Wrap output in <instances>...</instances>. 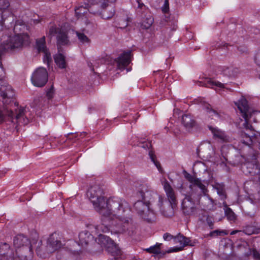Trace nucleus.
Returning <instances> with one entry per match:
<instances>
[{
    "label": "nucleus",
    "instance_id": "f257e3e1",
    "mask_svg": "<svg viewBox=\"0 0 260 260\" xmlns=\"http://www.w3.org/2000/svg\"><path fill=\"white\" fill-rule=\"evenodd\" d=\"M101 215L104 216L102 225L95 226L98 231L103 232L108 231V226L111 232L117 234L126 233L132 236L136 233V226L134 223L128 203L124 199L112 197L109 202V208L103 210Z\"/></svg>",
    "mask_w": 260,
    "mask_h": 260
},
{
    "label": "nucleus",
    "instance_id": "f03ea898",
    "mask_svg": "<svg viewBox=\"0 0 260 260\" xmlns=\"http://www.w3.org/2000/svg\"><path fill=\"white\" fill-rule=\"evenodd\" d=\"M164 187L168 197V200H164L158 196V206L161 214L165 217H170L173 214L174 209L177 206V201L175 192L168 181H166Z\"/></svg>",
    "mask_w": 260,
    "mask_h": 260
},
{
    "label": "nucleus",
    "instance_id": "7ed1b4c3",
    "mask_svg": "<svg viewBox=\"0 0 260 260\" xmlns=\"http://www.w3.org/2000/svg\"><path fill=\"white\" fill-rule=\"evenodd\" d=\"M103 189L98 185L91 186L87 192V196L92 203L96 210L101 214L102 211H107L109 208V202L112 198L106 200L103 196Z\"/></svg>",
    "mask_w": 260,
    "mask_h": 260
},
{
    "label": "nucleus",
    "instance_id": "20e7f679",
    "mask_svg": "<svg viewBox=\"0 0 260 260\" xmlns=\"http://www.w3.org/2000/svg\"><path fill=\"white\" fill-rule=\"evenodd\" d=\"M96 242L102 247L105 248L108 254L113 257L115 260L121 258L122 251L118 246L108 236L100 234L96 239Z\"/></svg>",
    "mask_w": 260,
    "mask_h": 260
},
{
    "label": "nucleus",
    "instance_id": "39448f33",
    "mask_svg": "<svg viewBox=\"0 0 260 260\" xmlns=\"http://www.w3.org/2000/svg\"><path fill=\"white\" fill-rule=\"evenodd\" d=\"M163 238L165 240L170 241L172 239L174 240L175 243H180V247H174L172 250L169 251L171 252H177L183 250V248L186 246H193L196 244L195 241H191L190 238L184 236L181 234H178L176 236H173L168 233H166L164 235Z\"/></svg>",
    "mask_w": 260,
    "mask_h": 260
},
{
    "label": "nucleus",
    "instance_id": "423d86ee",
    "mask_svg": "<svg viewBox=\"0 0 260 260\" xmlns=\"http://www.w3.org/2000/svg\"><path fill=\"white\" fill-rule=\"evenodd\" d=\"M235 104L239 110L241 116L245 119V121L243 124L244 127L246 129L254 131L252 126L248 122V120L250 118L251 114L249 111L248 101L245 98H242L238 102L236 103Z\"/></svg>",
    "mask_w": 260,
    "mask_h": 260
},
{
    "label": "nucleus",
    "instance_id": "0eeeda50",
    "mask_svg": "<svg viewBox=\"0 0 260 260\" xmlns=\"http://www.w3.org/2000/svg\"><path fill=\"white\" fill-rule=\"evenodd\" d=\"M13 30L16 34L14 37H19L22 39V45L18 47L14 48L10 51H14L16 50L21 48L24 45H27L29 43V36L28 35L24 33V31L26 29V25L25 23L22 20H17L15 22L13 26Z\"/></svg>",
    "mask_w": 260,
    "mask_h": 260
},
{
    "label": "nucleus",
    "instance_id": "6e6552de",
    "mask_svg": "<svg viewBox=\"0 0 260 260\" xmlns=\"http://www.w3.org/2000/svg\"><path fill=\"white\" fill-rule=\"evenodd\" d=\"M48 80V74L46 69L43 67L38 68L32 74L31 78L34 85L42 87L45 85Z\"/></svg>",
    "mask_w": 260,
    "mask_h": 260
},
{
    "label": "nucleus",
    "instance_id": "1a4fd4ad",
    "mask_svg": "<svg viewBox=\"0 0 260 260\" xmlns=\"http://www.w3.org/2000/svg\"><path fill=\"white\" fill-rule=\"evenodd\" d=\"M194 199H199L198 198L192 193H189L186 195L182 202V210L183 214L185 215H191L193 214L196 210L195 207Z\"/></svg>",
    "mask_w": 260,
    "mask_h": 260
},
{
    "label": "nucleus",
    "instance_id": "9d476101",
    "mask_svg": "<svg viewBox=\"0 0 260 260\" xmlns=\"http://www.w3.org/2000/svg\"><path fill=\"white\" fill-rule=\"evenodd\" d=\"M242 169L243 172L246 175L255 176L260 173V164L258 162L255 155L252 156V160L247 161L244 164Z\"/></svg>",
    "mask_w": 260,
    "mask_h": 260
},
{
    "label": "nucleus",
    "instance_id": "9b49d317",
    "mask_svg": "<svg viewBox=\"0 0 260 260\" xmlns=\"http://www.w3.org/2000/svg\"><path fill=\"white\" fill-rule=\"evenodd\" d=\"M14 21V17L10 11H0V31L4 28L9 29L13 27Z\"/></svg>",
    "mask_w": 260,
    "mask_h": 260
},
{
    "label": "nucleus",
    "instance_id": "f8f14e48",
    "mask_svg": "<svg viewBox=\"0 0 260 260\" xmlns=\"http://www.w3.org/2000/svg\"><path fill=\"white\" fill-rule=\"evenodd\" d=\"M190 192L189 193L193 192L194 195L199 199L202 194H206L208 192V189L206 186L203 184L201 180L197 178L194 183L190 185Z\"/></svg>",
    "mask_w": 260,
    "mask_h": 260
},
{
    "label": "nucleus",
    "instance_id": "ddd939ff",
    "mask_svg": "<svg viewBox=\"0 0 260 260\" xmlns=\"http://www.w3.org/2000/svg\"><path fill=\"white\" fill-rule=\"evenodd\" d=\"M132 53L131 51L124 52L115 59L118 69L123 70L129 64Z\"/></svg>",
    "mask_w": 260,
    "mask_h": 260
},
{
    "label": "nucleus",
    "instance_id": "4468645a",
    "mask_svg": "<svg viewBox=\"0 0 260 260\" xmlns=\"http://www.w3.org/2000/svg\"><path fill=\"white\" fill-rule=\"evenodd\" d=\"M47 244L50 249H52V253L58 250L62 247L61 242L55 233L50 235L47 239Z\"/></svg>",
    "mask_w": 260,
    "mask_h": 260
},
{
    "label": "nucleus",
    "instance_id": "2eb2a0df",
    "mask_svg": "<svg viewBox=\"0 0 260 260\" xmlns=\"http://www.w3.org/2000/svg\"><path fill=\"white\" fill-rule=\"evenodd\" d=\"M13 244L16 248L32 246L29 239L22 234L18 235L14 238Z\"/></svg>",
    "mask_w": 260,
    "mask_h": 260
},
{
    "label": "nucleus",
    "instance_id": "dca6fc26",
    "mask_svg": "<svg viewBox=\"0 0 260 260\" xmlns=\"http://www.w3.org/2000/svg\"><path fill=\"white\" fill-rule=\"evenodd\" d=\"M0 257L6 260H13L14 254L10 249L9 245L6 243H0Z\"/></svg>",
    "mask_w": 260,
    "mask_h": 260
},
{
    "label": "nucleus",
    "instance_id": "f3484780",
    "mask_svg": "<svg viewBox=\"0 0 260 260\" xmlns=\"http://www.w3.org/2000/svg\"><path fill=\"white\" fill-rule=\"evenodd\" d=\"M139 195L142 198V201L150 205L155 193L146 186H142L138 192Z\"/></svg>",
    "mask_w": 260,
    "mask_h": 260
},
{
    "label": "nucleus",
    "instance_id": "a211bd4d",
    "mask_svg": "<svg viewBox=\"0 0 260 260\" xmlns=\"http://www.w3.org/2000/svg\"><path fill=\"white\" fill-rule=\"evenodd\" d=\"M16 253L20 260H27L32 256V246L16 248Z\"/></svg>",
    "mask_w": 260,
    "mask_h": 260
},
{
    "label": "nucleus",
    "instance_id": "6ab92c4d",
    "mask_svg": "<svg viewBox=\"0 0 260 260\" xmlns=\"http://www.w3.org/2000/svg\"><path fill=\"white\" fill-rule=\"evenodd\" d=\"M52 249H50L47 244L46 245H43L42 241H40L38 243L36 251L39 256L45 258L48 257L50 254L52 253Z\"/></svg>",
    "mask_w": 260,
    "mask_h": 260
},
{
    "label": "nucleus",
    "instance_id": "aec40b11",
    "mask_svg": "<svg viewBox=\"0 0 260 260\" xmlns=\"http://www.w3.org/2000/svg\"><path fill=\"white\" fill-rule=\"evenodd\" d=\"M181 123L187 131H189L196 126V121L190 114H184L182 116Z\"/></svg>",
    "mask_w": 260,
    "mask_h": 260
},
{
    "label": "nucleus",
    "instance_id": "412c9836",
    "mask_svg": "<svg viewBox=\"0 0 260 260\" xmlns=\"http://www.w3.org/2000/svg\"><path fill=\"white\" fill-rule=\"evenodd\" d=\"M212 147L210 145H201L197 148L196 154L198 157L204 159L211 156V154L209 152L211 150Z\"/></svg>",
    "mask_w": 260,
    "mask_h": 260
},
{
    "label": "nucleus",
    "instance_id": "4be33fe9",
    "mask_svg": "<svg viewBox=\"0 0 260 260\" xmlns=\"http://www.w3.org/2000/svg\"><path fill=\"white\" fill-rule=\"evenodd\" d=\"M56 39L57 46L59 51L60 50L62 46L68 45L70 43L67 32L62 30H59Z\"/></svg>",
    "mask_w": 260,
    "mask_h": 260
},
{
    "label": "nucleus",
    "instance_id": "5701e85b",
    "mask_svg": "<svg viewBox=\"0 0 260 260\" xmlns=\"http://www.w3.org/2000/svg\"><path fill=\"white\" fill-rule=\"evenodd\" d=\"M93 239V236L87 231L81 232L79 234V245L86 246Z\"/></svg>",
    "mask_w": 260,
    "mask_h": 260
},
{
    "label": "nucleus",
    "instance_id": "b1692460",
    "mask_svg": "<svg viewBox=\"0 0 260 260\" xmlns=\"http://www.w3.org/2000/svg\"><path fill=\"white\" fill-rule=\"evenodd\" d=\"M134 208L137 213L142 217V214L149 208V205L142 201H138L134 205Z\"/></svg>",
    "mask_w": 260,
    "mask_h": 260
},
{
    "label": "nucleus",
    "instance_id": "393cba45",
    "mask_svg": "<svg viewBox=\"0 0 260 260\" xmlns=\"http://www.w3.org/2000/svg\"><path fill=\"white\" fill-rule=\"evenodd\" d=\"M240 141L245 145L250 146L254 145V135L250 137L245 132L241 131L239 132Z\"/></svg>",
    "mask_w": 260,
    "mask_h": 260
},
{
    "label": "nucleus",
    "instance_id": "a878e982",
    "mask_svg": "<svg viewBox=\"0 0 260 260\" xmlns=\"http://www.w3.org/2000/svg\"><path fill=\"white\" fill-rule=\"evenodd\" d=\"M0 94L4 100L13 99L15 95L13 89L10 85L6 86L5 87H2Z\"/></svg>",
    "mask_w": 260,
    "mask_h": 260
},
{
    "label": "nucleus",
    "instance_id": "bb28decb",
    "mask_svg": "<svg viewBox=\"0 0 260 260\" xmlns=\"http://www.w3.org/2000/svg\"><path fill=\"white\" fill-rule=\"evenodd\" d=\"M142 218L149 223H153L156 220V214L153 211L149 208L144 213L142 214Z\"/></svg>",
    "mask_w": 260,
    "mask_h": 260
},
{
    "label": "nucleus",
    "instance_id": "cd10ccee",
    "mask_svg": "<svg viewBox=\"0 0 260 260\" xmlns=\"http://www.w3.org/2000/svg\"><path fill=\"white\" fill-rule=\"evenodd\" d=\"M24 114V109L21 108L19 110H15V112H13L12 110H7L6 114L8 117L12 119L15 118L16 119H19L22 117Z\"/></svg>",
    "mask_w": 260,
    "mask_h": 260
},
{
    "label": "nucleus",
    "instance_id": "c85d7f7f",
    "mask_svg": "<svg viewBox=\"0 0 260 260\" xmlns=\"http://www.w3.org/2000/svg\"><path fill=\"white\" fill-rule=\"evenodd\" d=\"M240 232H243L247 235L257 234L260 232V228L252 225H247L243 228V231H240Z\"/></svg>",
    "mask_w": 260,
    "mask_h": 260
},
{
    "label": "nucleus",
    "instance_id": "c756f323",
    "mask_svg": "<svg viewBox=\"0 0 260 260\" xmlns=\"http://www.w3.org/2000/svg\"><path fill=\"white\" fill-rule=\"evenodd\" d=\"M54 61L60 69H65L67 67L65 56L61 53H59L54 57Z\"/></svg>",
    "mask_w": 260,
    "mask_h": 260
},
{
    "label": "nucleus",
    "instance_id": "7c9ffc66",
    "mask_svg": "<svg viewBox=\"0 0 260 260\" xmlns=\"http://www.w3.org/2000/svg\"><path fill=\"white\" fill-rule=\"evenodd\" d=\"M213 187L217 190V193L221 197V199H224L226 198L225 190V185L223 183H215Z\"/></svg>",
    "mask_w": 260,
    "mask_h": 260
},
{
    "label": "nucleus",
    "instance_id": "2f4dec72",
    "mask_svg": "<svg viewBox=\"0 0 260 260\" xmlns=\"http://www.w3.org/2000/svg\"><path fill=\"white\" fill-rule=\"evenodd\" d=\"M208 128L213 134L214 137L218 138L222 140H224L225 136L224 133L222 131L218 129V128L213 127L212 126H208Z\"/></svg>",
    "mask_w": 260,
    "mask_h": 260
},
{
    "label": "nucleus",
    "instance_id": "473e14b6",
    "mask_svg": "<svg viewBox=\"0 0 260 260\" xmlns=\"http://www.w3.org/2000/svg\"><path fill=\"white\" fill-rule=\"evenodd\" d=\"M223 72V74L228 76L235 77L237 76L239 73V70L237 68L231 67L225 68Z\"/></svg>",
    "mask_w": 260,
    "mask_h": 260
},
{
    "label": "nucleus",
    "instance_id": "72a5a7b5",
    "mask_svg": "<svg viewBox=\"0 0 260 260\" xmlns=\"http://www.w3.org/2000/svg\"><path fill=\"white\" fill-rule=\"evenodd\" d=\"M37 47L39 52H44L48 50L46 46L45 37L43 36L36 41Z\"/></svg>",
    "mask_w": 260,
    "mask_h": 260
},
{
    "label": "nucleus",
    "instance_id": "f704fd0d",
    "mask_svg": "<svg viewBox=\"0 0 260 260\" xmlns=\"http://www.w3.org/2000/svg\"><path fill=\"white\" fill-rule=\"evenodd\" d=\"M204 108L206 110V112L210 114V116H216L219 117L220 116L218 111L213 109L212 106L208 103H205L204 105Z\"/></svg>",
    "mask_w": 260,
    "mask_h": 260
},
{
    "label": "nucleus",
    "instance_id": "c9c22d12",
    "mask_svg": "<svg viewBox=\"0 0 260 260\" xmlns=\"http://www.w3.org/2000/svg\"><path fill=\"white\" fill-rule=\"evenodd\" d=\"M202 86H205L207 87L213 88V86H217L220 88H224V84L218 82V81H213L211 80H208L205 81L204 83H203Z\"/></svg>",
    "mask_w": 260,
    "mask_h": 260
},
{
    "label": "nucleus",
    "instance_id": "e433bc0d",
    "mask_svg": "<svg viewBox=\"0 0 260 260\" xmlns=\"http://www.w3.org/2000/svg\"><path fill=\"white\" fill-rule=\"evenodd\" d=\"M70 134H68L66 136V140H63V139L58 141V144L61 147V148L68 147L72 145V144L74 142V141H73L72 142V143L70 144L72 139V138L70 137Z\"/></svg>",
    "mask_w": 260,
    "mask_h": 260
},
{
    "label": "nucleus",
    "instance_id": "4c0bfd02",
    "mask_svg": "<svg viewBox=\"0 0 260 260\" xmlns=\"http://www.w3.org/2000/svg\"><path fill=\"white\" fill-rule=\"evenodd\" d=\"M149 155L150 156V158L151 159V161L154 164V165L157 167L158 170L159 171H161L162 170V168L161 167L160 164L158 161H157L156 160V157L154 154V152L152 150H149Z\"/></svg>",
    "mask_w": 260,
    "mask_h": 260
},
{
    "label": "nucleus",
    "instance_id": "58836bf2",
    "mask_svg": "<svg viewBox=\"0 0 260 260\" xmlns=\"http://www.w3.org/2000/svg\"><path fill=\"white\" fill-rule=\"evenodd\" d=\"M161 244L157 243L155 245L145 249V251L150 253L159 254L160 253V246Z\"/></svg>",
    "mask_w": 260,
    "mask_h": 260
},
{
    "label": "nucleus",
    "instance_id": "ea45409f",
    "mask_svg": "<svg viewBox=\"0 0 260 260\" xmlns=\"http://www.w3.org/2000/svg\"><path fill=\"white\" fill-rule=\"evenodd\" d=\"M76 35L78 39L82 43H87L88 44H90V40L84 33L77 31Z\"/></svg>",
    "mask_w": 260,
    "mask_h": 260
},
{
    "label": "nucleus",
    "instance_id": "a19ab883",
    "mask_svg": "<svg viewBox=\"0 0 260 260\" xmlns=\"http://www.w3.org/2000/svg\"><path fill=\"white\" fill-rule=\"evenodd\" d=\"M91 1L93 4H101L103 8H106L108 6L107 3H114L116 0H89Z\"/></svg>",
    "mask_w": 260,
    "mask_h": 260
},
{
    "label": "nucleus",
    "instance_id": "79ce46f5",
    "mask_svg": "<svg viewBox=\"0 0 260 260\" xmlns=\"http://www.w3.org/2000/svg\"><path fill=\"white\" fill-rule=\"evenodd\" d=\"M75 13L78 17H81L82 15L86 14L88 10L83 6H81L75 9Z\"/></svg>",
    "mask_w": 260,
    "mask_h": 260
},
{
    "label": "nucleus",
    "instance_id": "37998d69",
    "mask_svg": "<svg viewBox=\"0 0 260 260\" xmlns=\"http://www.w3.org/2000/svg\"><path fill=\"white\" fill-rule=\"evenodd\" d=\"M225 214L229 220L234 221L236 219L235 213L229 207H226L225 209Z\"/></svg>",
    "mask_w": 260,
    "mask_h": 260
},
{
    "label": "nucleus",
    "instance_id": "c03bdc74",
    "mask_svg": "<svg viewBox=\"0 0 260 260\" xmlns=\"http://www.w3.org/2000/svg\"><path fill=\"white\" fill-rule=\"evenodd\" d=\"M153 22V19L151 17L147 18L145 20H144L141 24V27L143 29H148L152 24Z\"/></svg>",
    "mask_w": 260,
    "mask_h": 260
},
{
    "label": "nucleus",
    "instance_id": "a18cd8bd",
    "mask_svg": "<svg viewBox=\"0 0 260 260\" xmlns=\"http://www.w3.org/2000/svg\"><path fill=\"white\" fill-rule=\"evenodd\" d=\"M43 52L44 53V56L43 58L44 62L45 63H46L49 67L50 63L52 61L51 54L48 51V50Z\"/></svg>",
    "mask_w": 260,
    "mask_h": 260
},
{
    "label": "nucleus",
    "instance_id": "49530a36",
    "mask_svg": "<svg viewBox=\"0 0 260 260\" xmlns=\"http://www.w3.org/2000/svg\"><path fill=\"white\" fill-rule=\"evenodd\" d=\"M228 233L225 231L217 230L211 232L209 234V236L211 237H215L217 236L226 235Z\"/></svg>",
    "mask_w": 260,
    "mask_h": 260
},
{
    "label": "nucleus",
    "instance_id": "de8ad7c7",
    "mask_svg": "<svg viewBox=\"0 0 260 260\" xmlns=\"http://www.w3.org/2000/svg\"><path fill=\"white\" fill-rule=\"evenodd\" d=\"M70 137L72 138L71 139V142L75 139H79L80 138H83L84 137L86 133L85 132L83 133H70Z\"/></svg>",
    "mask_w": 260,
    "mask_h": 260
},
{
    "label": "nucleus",
    "instance_id": "09e8293b",
    "mask_svg": "<svg viewBox=\"0 0 260 260\" xmlns=\"http://www.w3.org/2000/svg\"><path fill=\"white\" fill-rule=\"evenodd\" d=\"M59 30L61 29H59L58 28H56L55 26H52L49 28L48 35L49 36H50L51 37L52 36H54L56 34H57V35Z\"/></svg>",
    "mask_w": 260,
    "mask_h": 260
},
{
    "label": "nucleus",
    "instance_id": "8fccbe9b",
    "mask_svg": "<svg viewBox=\"0 0 260 260\" xmlns=\"http://www.w3.org/2000/svg\"><path fill=\"white\" fill-rule=\"evenodd\" d=\"M9 6V3L7 0H0V11L7 10Z\"/></svg>",
    "mask_w": 260,
    "mask_h": 260
},
{
    "label": "nucleus",
    "instance_id": "3c124183",
    "mask_svg": "<svg viewBox=\"0 0 260 260\" xmlns=\"http://www.w3.org/2000/svg\"><path fill=\"white\" fill-rule=\"evenodd\" d=\"M254 145H256L260 150V132H256L254 134Z\"/></svg>",
    "mask_w": 260,
    "mask_h": 260
},
{
    "label": "nucleus",
    "instance_id": "603ef678",
    "mask_svg": "<svg viewBox=\"0 0 260 260\" xmlns=\"http://www.w3.org/2000/svg\"><path fill=\"white\" fill-rule=\"evenodd\" d=\"M54 94V87L52 85L48 89L46 93V96L48 100H51L53 98Z\"/></svg>",
    "mask_w": 260,
    "mask_h": 260
},
{
    "label": "nucleus",
    "instance_id": "864d4df0",
    "mask_svg": "<svg viewBox=\"0 0 260 260\" xmlns=\"http://www.w3.org/2000/svg\"><path fill=\"white\" fill-rule=\"evenodd\" d=\"M140 147L149 149L152 147L151 143L150 141H144L140 143Z\"/></svg>",
    "mask_w": 260,
    "mask_h": 260
},
{
    "label": "nucleus",
    "instance_id": "5fc2aeb1",
    "mask_svg": "<svg viewBox=\"0 0 260 260\" xmlns=\"http://www.w3.org/2000/svg\"><path fill=\"white\" fill-rule=\"evenodd\" d=\"M185 177L188 180V181L189 182H190V183L192 184H193L194 183V182L196 181V180H197V178H196L195 177H194L193 176H192L190 174H187L186 175H185Z\"/></svg>",
    "mask_w": 260,
    "mask_h": 260
},
{
    "label": "nucleus",
    "instance_id": "6e6d98bb",
    "mask_svg": "<svg viewBox=\"0 0 260 260\" xmlns=\"http://www.w3.org/2000/svg\"><path fill=\"white\" fill-rule=\"evenodd\" d=\"M254 61L255 63L260 67V50H258L256 53L254 57Z\"/></svg>",
    "mask_w": 260,
    "mask_h": 260
},
{
    "label": "nucleus",
    "instance_id": "4d7b16f0",
    "mask_svg": "<svg viewBox=\"0 0 260 260\" xmlns=\"http://www.w3.org/2000/svg\"><path fill=\"white\" fill-rule=\"evenodd\" d=\"M131 21V18H129V17H127L126 19V20H123V22L124 23H122L121 24L120 23H119V27L120 28H125V27H126L127 25H128V22H130Z\"/></svg>",
    "mask_w": 260,
    "mask_h": 260
},
{
    "label": "nucleus",
    "instance_id": "13d9d810",
    "mask_svg": "<svg viewBox=\"0 0 260 260\" xmlns=\"http://www.w3.org/2000/svg\"><path fill=\"white\" fill-rule=\"evenodd\" d=\"M169 1L165 0L164 7L162 8V11L164 13H166L169 10Z\"/></svg>",
    "mask_w": 260,
    "mask_h": 260
},
{
    "label": "nucleus",
    "instance_id": "bf43d9fd",
    "mask_svg": "<svg viewBox=\"0 0 260 260\" xmlns=\"http://www.w3.org/2000/svg\"><path fill=\"white\" fill-rule=\"evenodd\" d=\"M251 253L254 258L257 259H260V254L256 249H253L251 252Z\"/></svg>",
    "mask_w": 260,
    "mask_h": 260
},
{
    "label": "nucleus",
    "instance_id": "052dcab7",
    "mask_svg": "<svg viewBox=\"0 0 260 260\" xmlns=\"http://www.w3.org/2000/svg\"><path fill=\"white\" fill-rule=\"evenodd\" d=\"M206 221L210 229H213L214 228V222L212 221L211 218L208 217L206 219Z\"/></svg>",
    "mask_w": 260,
    "mask_h": 260
},
{
    "label": "nucleus",
    "instance_id": "680f3d73",
    "mask_svg": "<svg viewBox=\"0 0 260 260\" xmlns=\"http://www.w3.org/2000/svg\"><path fill=\"white\" fill-rule=\"evenodd\" d=\"M238 49L239 51L241 52V53H247V51L246 49V48L244 47L240 46L238 48Z\"/></svg>",
    "mask_w": 260,
    "mask_h": 260
},
{
    "label": "nucleus",
    "instance_id": "e2e57ef3",
    "mask_svg": "<svg viewBox=\"0 0 260 260\" xmlns=\"http://www.w3.org/2000/svg\"><path fill=\"white\" fill-rule=\"evenodd\" d=\"M3 119H4L3 114L2 113V112L0 111V122H1L3 120Z\"/></svg>",
    "mask_w": 260,
    "mask_h": 260
},
{
    "label": "nucleus",
    "instance_id": "0e129e2a",
    "mask_svg": "<svg viewBox=\"0 0 260 260\" xmlns=\"http://www.w3.org/2000/svg\"><path fill=\"white\" fill-rule=\"evenodd\" d=\"M34 23L35 24L39 23L40 22V20L38 19H34L33 20Z\"/></svg>",
    "mask_w": 260,
    "mask_h": 260
},
{
    "label": "nucleus",
    "instance_id": "69168bd1",
    "mask_svg": "<svg viewBox=\"0 0 260 260\" xmlns=\"http://www.w3.org/2000/svg\"><path fill=\"white\" fill-rule=\"evenodd\" d=\"M5 175V173L2 171H0V178L2 177L3 176H4Z\"/></svg>",
    "mask_w": 260,
    "mask_h": 260
},
{
    "label": "nucleus",
    "instance_id": "338daca9",
    "mask_svg": "<svg viewBox=\"0 0 260 260\" xmlns=\"http://www.w3.org/2000/svg\"><path fill=\"white\" fill-rule=\"evenodd\" d=\"M237 232H239L237 231H233V232H231V235H233V234H235V233H236Z\"/></svg>",
    "mask_w": 260,
    "mask_h": 260
},
{
    "label": "nucleus",
    "instance_id": "774afa93",
    "mask_svg": "<svg viewBox=\"0 0 260 260\" xmlns=\"http://www.w3.org/2000/svg\"><path fill=\"white\" fill-rule=\"evenodd\" d=\"M258 77H259V78L260 79V74H259V75H258Z\"/></svg>",
    "mask_w": 260,
    "mask_h": 260
}]
</instances>
